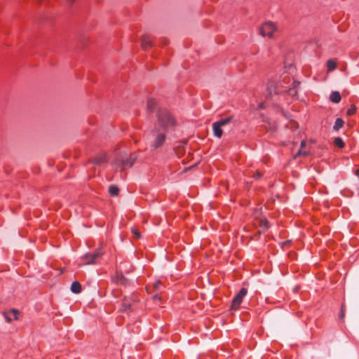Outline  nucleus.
<instances>
[{
	"label": "nucleus",
	"instance_id": "4",
	"mask_svg": "<svg viewBox=\"0 0 359 359\" xmlns=\"http://www.w3.org/2000/svg\"><path fill=\"white\" fill-rule=\"evenodd\" d=\"M231 120L232 116H230L213 123L212 130L214 135L218 138H220L223 134V130L222 128L229 124Z\"/></svg>",
	"mask_w": 359,
	"mask_h": 359
},
{
	"label": "nucleus",
	"instance_id": "13",
	"mask_svg": "<svg viewBox=\"0 0 359 359\" xmlns=\"http://www.w3.org/2000/svg\"><path fill=\"white\" fill-rule=\"evenodd\" d=\"M341 95L337 91H334L330 95V100L334 103H338L341 101Z\"/></svg>",
	"mask_w": 359,
	"mask_h": 359
},
{
	"label": "nucleus",
	"instance_id": "27",
	"mask_svg": "<svg viewBox=\"0 0 359 359\" xmlns=\"http://www.w3.org/2000/svg\"><path fill=\"white\" fill-rule=\"evenodd\" d=\"M69 4H72L74 0H67Z\"/></svg>",
	"mask_w": 359,
	"mask_h": 359
},
{
	"label": "nucleus",
	"instance_id": "16",
	"mask_svg": "<svg viewBox=\"0 0 359 359\" xmlns=\"http://www.w3.org/2000/svg\"><path fill=\"white\" fill-rule=\"evenodd\" d=\"M306 142L305 140H302L301 142V147H300V149L299 150L297 156H300V155H303V156H305L306 155L307 152L306 151H304V148L306 147Z\"/></svg>",
	"mask_w": 359,
	"mask_h": 359
},
{
	"label": "nucleus",
	"instance_id": "10",
	"mask_svg": "<svg viewBox=\"0 0 359 359\" xmlns=\"http://www.w3.org/2000/svg\"><path fill=\"white\" fill-rule=\"evenodd\" d=\"M107 161V156L104 154H100L93 158V163L96 165L101 164Z\"/></svg>",
	"mask_w": 359,
	"mask_h": 359
},
{
	"label": "nucleus",
	"instance_id": "5",
	"mask_svg": "<svg viewBox=\"0 0 359 359\" xmlns=\"http://www.w3.org/2000/svg\"><path fill=\"white\" fill-rule=\"evenodd\" d=\"M247 293L248 290L246 288L243 287L240 290L238 293L233 297L232 300V304L231 306V309L237 310L239 308L244 297L247 294Z\"/></svg>",
	"mask_w": 359,
	"mask_h": 359
},
{
	"label": "nucleus",
	"instance_id": "1",
	"mask_svg": "<svg viewBox=\"0 0 359 359\" xmlns=\"http://www.w3.org/2000/svg\"><path fill=\"white\" fill-rule=\"evenodd\" d=\"M158 121L155 126L153 146L158 148L163 145L165 140V133L172 130L176 126V121L172 114L165 109H160L158 111Z\"/></svg>",
	"mask_w": 359,
	"mask_h": 359
},
{
	"label": "nucleus",
	"instance_id": "7",
	"mask_svg": "<svg viewBox=\"0 0 359 359\" xmlns=\"http://www.w3.org/2000/svg\"><path fill=\"white\" fill-rule=\"evenodd\" d=\"M19 312L17 310L13 309L10 312L5 314V318L7 322H11L13 320H17Z\"/></svg>",
	"mask_w": 359,
	"mask_h": 359
},
{
	"label": "nucleus",
	"instance_id": "28",
	"mask_svg": "<svg viewBox=\"0 0 359 359\" xmlns=\"http://www.w3.org/2000/svg\"><path fill=\"white\" fill-rule=\"evenodd\" d=\"M355 174H356L357 175H359V170H356Z\"/></svg>",
	"mask_w": 359,
	"mask_h": 359
},
{
	"label": "nucleus",
	"instance_id": "23",
	"mask_svg": "<svg viewBox=\"0 0 359 359\" xmlns=\"http://www.w3.org/2000/svg\"><path fill=\"white\" fill-rule=\"evenodd\" d=\"M265 104H266V103L264 102H260L258 104L257 109H264L266 107Z\"/></svg>",
	"mask_w": 359,
	"mask_h": 359
},
{
	"label": "nucleus",
	"instance_id": "24",
	"mask_svg": "<svg viewBox=\"0 0 359 359\" xmlns=\"http://www.w3.org/2000/svg\"><path fill=\"white\" fill-rule=\"evenodd\" d=\"M344 312H345L344 306L342 305L341 309V312L339 314V318H344Z\"/></svg>",
	"mask_w": 359,
	"mask_h": 359
},
{
	"label": "nucleus",
	"instance_id": "29",
	"mask_svg": "<svg viewBox=\"0 0 359 359\" xmlns=\"http://www.w3.org/2000/svg\"><path fill=\"white\" fill-rule=\"evenodd\" d=\"M154 298L156 299V298H159V297H158V294H156V295L154 296Z\"/></svg>",
	"mask_w": 359,
	"mask_h": 359
},
{
	"label": "nucleus",
	"instance_id": "30",
	"mask_svg": "<svg viewBox=\"0 0 359 359\" xmlns=\"http://www.w3.org/2000/svg\"><path fill=\"white\" fill-rule=\"evenodd\" d=\"M268 99H269V95H267V96L266 97V100H268Z\"/></svg>",
	"mask_w": 359,
	"mask_h": 359
},
{
	"label": "nucleus",
	"instance_id": "26",
	"mask_svg": "<svg viewBox=\"0 0 359 359\" xmlns=\"http://www.w3.org/2000/svg\"><path fill=\"white\" fill-rule=\"evenodd\" d=\"M133 234L136 236L137 238H139L140 235L136 230H133Z\"/></svg>",
	"mask_w": 359,
	"mask_h": 359
},
{
	"label": "nucleus",
	"instance_id": "2",
	"mask_svg": "<svg viewBox=\"0 0 359 359\" xmlns=\"http://www.w3.org/2000/svg\"><path fill=\"white\" fill-rule=\"evenodd\" d=\"M290 81L291 78L288 75L284 76L283 80L274 86L273 88H272L271 84L268 86L269 94L271 95L272 92H274L276 94L287 92L291 97H295L297 95V87L299 86L300 83L299 81H292V86H290L289 85Z\"/></svg>",
	"mask_w": 359,
	"mask_h": 359
},
{
	"label": "nucleus",
	"instance_id": "25",
	"mask_svg": "<svg viewBox=\"0 0 359 359\" xmlns=\"http://www.w3.org/2000/svg\"><path fill=\"white\" fill-rule=\"evenodd\" d=\"M262 177V173L259 172H256L254 175V177L255 179H259Z\"/></svg>",
	"mask_w": 359,
	"mask_h": 359
},
{
	"label": "nucleus",
	"instance_id": "17",
	"mask_svg": "<svg viewBox=\"0 0 359 359\" xmlns=\"http://www.w3.org/2000/svg\"><path fill=\"white\" fill-rule=\"evenodd\" d=\"M109 191L111 196H116L118 194L119 189L116 186L111 185L109 187Z\"/></svg>",
	"mask_w": 359,
	"mask_h": 359
},
{
	"label": "nucleus",
	"instance_id": "11",
	"mask_svg": "<svg viewBox=\"0 0 359 359\" xmlns=\"http://www.w3.org/2000/svg\"><path fill=\"white\" fill-rule=\"evenodd\" d=\"M326 66L327 72H330L337 68V61L335 60L330 59L327 61Z\"/></svg>",
	"mask_w": 359,
	"mask_h": 359
},
{
	"label": "nucleus",
	"instance_id": "18",
	"mask_svg": "<svg viewBox=\"0 0 359 359\" xmlns=\"http://www.w3.org/2000/svg\"><path fill=\"white\" fill-rule=\"evenodd\" d=\"M334 144L339 148H343L344 147V142L341 137H336L334 140Z\"/></svg>",
	"mask_w": 359,
	"mask_h": 359
},
{
	"label": "nucleus",
	"instance_id": "15",
	"mask_svg": "<svg viewBox=\"0 0 359 359\" xmlns=\"http://www.w3.org/2000/svg\"><path fill=\"white\" fill-rule=\"evenodd\" d=\"M344 123V122L341 118H337L335 121L334 127H333L334 130L336 131H338L339 129H341L343 127Z\"/></svg>",
	"mask_w": 359,
	"mask_h": 359
},
{
	"label": "nucleus",
	"instance_id": "20",
	"mask_svg": "<svg viewBox=\"0 0 359 359\" xmlns=\"http://www.w3.org/2000/svg\"><path fill=\"white\" fill-rule=\"evenodd\" d=\"M290 127L292 130H295L298 128V124L296 121H290Z\"/></svg>",
	"mask_w": 359,
	"mask_h": 359
},
{
	"label": "nucleus",
	"instance_id": "8",
	"mask_svg": "<svg viewBox=\"0 0 359 359\" xmlns=\"http://www.w3.org/2000/svg\"><path fill=\"white\" fill-rule=\"evenodd\" d=\"M152 40L149 36L145 35L142 39V46L144 49H147L152 46Z\"/></svg>",
	"mask_w": 359,
	"mask_h": 359
},
{
	"label": "nucleus",
	"instance_id": "14",
	"mask_svg": "<svg viewBox=\"0 0 359 359\" xmlns=\"http://www.w3.org/2000/svg\"><path fill=\"white\" fill-rule=\"evenodd\" d=\"M157 105V102L154 99H149L147 101V108L149 111H153Z\"/></svg>",
	"mask_w": 359,
	"mask_h": 359
},
{
	"label": "nucleus",
	"instance_id": "9",
	"mask_svg": "<svg viewBox=\"0 0 359 359\" xmlns=\"http://www.w3.org/2000/svg\"><path fill=\"white\" fill-rule=\"evenodd\" d=\"M135 158L133 156H130L128 158L123 161L122 163V170H125L128 168H130L133 166L135 162Z\"/></svg>",
	"mask_w": 359,
	"mask_h": 359
},
{
	"label": "nucleus",
	"instance_id": "21",
	"mask_svg": "<svg viewBox=\"0 0 359 359\" xmlns=\"http://www.w3.org/2000/svg\"><path fill=\"white\" fill-rule=\"evenodd\" d=\"M162 283L161 281H156L154 285V287L156 290H159L160 287L161 286Z\"/></svg>",
	"mask_w": 359,
	"mask_h": 359
},
{
	"label": "nucleus",
	"instance_id": "6",
	"mask_svg": "<svg viewBox=\"0 0 359 359\" xmlns=\"http://www.w3.org/2000/svg\"><path fill=\"white\" fill-rule=\"evenodd\" d=\"M102 252L99 250L96 252L87 253L83 256L82 259L86 264H91L95 263L96 260L100 257Z\"/></svg>",
	"mask_w": 359,
	"mask_h": 359
},
{
	"label": "nucleus",
	"instance_id": "22",
	"mask_svg": "<svg viewBox=\"0 0 359 359\" xmlns=\"http://www.w3.org/2000/svg\"><path fill=\"white\" fill-rule=\"evenodd\" d=\"M130 309V305L128 304H126V303H123V305H122V311H126L127 310H128Z\"/></svg>",
	"mask_w": 359,
	"mask_h": 359
},
{
	"label": "nucleus",
	"instance_id": "12",
	"mask_svg": "<svg viewBox=\"0 0 359 359\" xmlns=\"http://www.w3.org/2000/svg\"><path fill=\"white\" fill-rule=\"evenodd\" d=\"M71 290L72 292L75 293V294H79L81 292V284L77 282V281H74L72 283V285H71Z\"/></svg>",
	"mask_w": 359,
	"mask_h": 359
},
{
	"label": "nucleus",
	"instance_id": "3",
	"mask_svg": "<svg viewBox=\"0 0 359 359\" xmlns=\"http://www.w3.org/2000/svg\"><path fill=\"white\" fill-rule=\"evenodd\" d=\"M277 32V25L273 22H266L259 27V34L264 37L273 38Z\"/></svg>",
	"mask_w": 359,
	"mask_h": 359
},
{
	"label": "nucleus",
	"instance_id": "19",
	"mask_svg": "<svg viewBox=\"0 0 359 359\" xmlns=\"http://www.w3.org/2000/svg\"><path fill=\"white\" fill-rule=\"evenodd\" d=\"M355 111H356V108L354 106H353L350 109H348L347 114L348 116H351L355 113Z\"/></svg>",
	"mask_w": 359,
	"mask_h": 359
}]
</instances>
